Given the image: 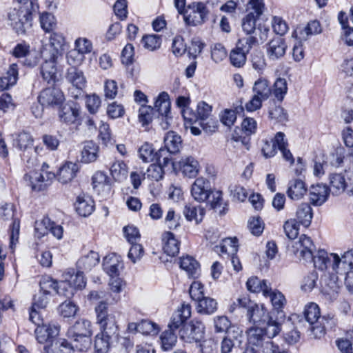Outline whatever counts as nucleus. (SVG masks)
Here are the masks:
<instances>
[{"label": "nucleus", "mask_w": 353, "mask_h": 353, "mask_svg": "<svg viewBox=\"0 0 353 353\" xmlns=\"http://www.w3.org/2000/svg\"><path fill=\"white\" fill-rule=\"evenodd\" d=\"M246 286L248 290L251 292H262L263 294L265 295V290H268L270 287V284L268 283L265 280H260L258 277L252 276L248 279Z\"/></svg>", "instance_id": "nucleus-48"}, {"label": "nucleus", "mask_w": 353, "mask_h": 353, "mask_svg": "<svg viewBox=\"0 0 353 353\" xmlns=\"http://www.w3.org/2000/svg\"><path fill=\"white\" fill-rule=\"evenodd\" d=\"M79 171V165L70 161L65 162L59 170L57 174L58 181L63 183L70 182L77 175Z\"/></svg>", "instance_id": "nucleus-24"}, {"label": "nucleus", "mask_w": 353, "mask_h": 353, "mask_svg": "<svg viewBox=\"0 0 353 353\" xmlns=\"http://www.w3.org/2000/svg\"><path fill=\"white\" fill-rule=\"evenodd\" d=\"M99 255L97 252L90 251L87 255L82 256L77 262L79 268L85 271L90 270L93 267L98 265Z\"/></svg>", "instance_id": "nucleus-43"}, {"label": "nucleus", "mask_w": 353, "mask_h": 353, "mask_svg": "<svg viewBox=\"0 0 353 353\" xmlns=\"http://www.w3.org/2000/svg\"><path fill=\"white\" fill-rule=\"evenodd\" d=\"M64 99L63 93L57 88L44 89L38 97V101L42 107L58 106Z\"/></svg>", "instance_id": "nucleus-10"}, {"label": "nucleus", "mask_w": 353, "mask_h": 353, "mask_svg": "<svg viewBox=\"0 0 353 353\" xmlns=\"http://www.w3.org/2000/svg\"><path fill=\"white\" fill-rule=\"evenodd\" d=\"M247 316L250 322L261 324L265 323L271 316L263 306H259L252 302L247 311Z\"/></svg>", "instance_id": "nucleus-22"}, {"label": "nucleus", "mask_w": 353, "mask_h": 353, "mask_svg": "<svg viewBox=\"0 0 353 353\" xmlns=\"http://www.w3.org/2000/svg\"><path fill=\"white\" fill-rule=\"evenodd\" d=\"M92 185L94 189L99 187H106L108 190L110 189V179L106 173L102 171L96 172L92 178Z\"/></svg>", "instance_id": "nucleus-61"}, {"label": "nucleus", "mask_w": 353, "mask_h": 353, "mask_svg": "<svg viewBox=\"0 0 353 353\" xmlns=\"http://www.w3.org/2000/svg\"><path fill=\"white\" fill-rule=\"evenodd\" d=\"M285 134L281 132L276 134V142L277 143L278 149L282 153L283 157L291 163H294V158L290 151L287 148L288 142L285 140Z\"/></svg>", "instance_id": "nucleus-54"}, {"label": "nucleus", "mask_w": 353, "mask_h": 353, "mask_svg": "<svg viewBox=\"0 0 353 353\" xmlns=\"http://www.w3.org/2000/svg\"><path fill=\"white\" fill-rule=\"evenodd\" d=\"M161 347L163 350L168 351L173 348L177 341V336L174 332L168 329L160 336Z\"/></svg>", "instance_id": "nucleus-53"}, {"label": "nucleus", "mask_w": 353, "mask_h": 353, "mask_svg": "<svg viewBox=\"0 0 353 353\" xmlns=\"http://www.w3.org/2000/svg\"><path fill=\"white\" fill-rule=\"evenodd\" d=\"M18 79V66L16 63L10 65L6 73L0 77L1 89L6 90L16 84Z\"/></svg>", "instance_id": "nucleus-38"}, {"label": "nucleus", "mask_w": 353, "mask_h": 353, "mask_svg": "<svg viewBox=\"0 0 353 353\" xmlns=\"http://www.w3.org/2000/svg\"><path fill=\"white\" fill-rule=\"evenodd\" d=\"M160 331L159 325L148 320H141L139 322V333L143 335H157Z\"/></svg>", "instance_id": "nucleus-60"}, {"label": "nucleus", "mask_w": 353, "mask_h": 353, "mask_svg": "<svg viewBox=\"0 0 353 353\" xmlns=\"http://www.w3.org/2000/svg\"><path fill=\"white\" fill-rule=\"evenodd\" d=\"M264 296L270 298L274 310L280 315V318H284L285 314L282 310L287 303L285 296L277 290H273L271 286L265 290Z\"/></svg>", "instance_id": "nucleus-19"}, {"label": "nucleus", "mask_w": 353, "mask_h": 353, "mask_svg": "<svg viewBox=\"0 0 353 353\" xmlns=\"http://www.w3.org/2000/svg\"><path fill=\"white\" fill-rule=\"evenodd\" d=\"M163 249L168 255L174 256L179 252L180 242L171 232H165L162 235Z\"/></svg>", "instance_id": "nucleus-26"}, {"label": "nucleus", "mask_w": 353, "mask_h": 353, "mask_svg": "<svg viewBox=\"0 0 353 353\" xmlns=\"http://www.w3.org/2000/svg\"><path fill=\"white\" fill-rule=\"evenodd\" d=\"M63 281H66L68 284L65 289V292L68 294L67 297L73 294L74 289L81 290L85 288L86 284L82 272H77L76 274L70 275L66 274Z\"/></svg>", "instance_id": "nucleus-23"}, {"label": "nucleus", "mask_w": 353, "mask_h": 353, "mask_svg": "<svg viewBox=\"0 0 353 353\" xmlns=\"http://www.w3.org/2000/svg\"><path fill=\"white\" fill-rule=\"evenodd\" d=\"M36 54L35 52L30 50L29 44L26 42L17 44L12 51V54L14 57L25 58L24 64L30 67L36 65L39 61Z\"/></svg>", "instance_id": "nucleus-12"}, {"label": "nucleus", "mask_w": 353, "mask_h": 353, "mask_svg": "<svg viewBox=\"0 0 353 353\" xmlns=\"http://www.w3.org/2000/svg\"><path fill=\"white\" fill-rule=\"evenodd\" d=\"M103 267L105 272L110 276L115 277L119 275V270L122 268L123 265L120 262L118 256L109 255L104 258Z\"/></svg>", "instance_id": "nucleus-36"}, {"label": "nucleus", "mask_w": 353, "mask_h": 353, "mask_svg": "<svg viewBox=\"0 0 353 353\" xmlns=\"http://www.w3.org/2000/svg\"><path fill=\"white\" fill-rule=\"evenodd\" d=\"M181 216L176 214L175 211L170 208L167 212L165 217V224L170 230H175L181 225Z\"/></svg>", "instance_id": "nucleus-63"}, {"label": "nucleus", "mask_w": 353, "mask_h": 353, "mask_svg": "<svg viewBox=\"0 0 353 353\" xmlns=\"http://www.w3.org/2000/svg\"><path fill=\"white\" fill-rule=\"evenodd\" d=\"M97 316V323L99 325L101 333L107 336L115 334L118 330V326L115 316L112 313H108V304L101 301L95 308Z\"/></svg>", "instance_id": "nucleus-4"}, {"label": "nucleus", "mask_w": 353, "mask_h": 353, "mask_svg": "<svg viewBox=\"0 0 353 353\" xmlns=\"http://www.w3.org/2000/svg\"><path fill=\"white\" fill-rule=\"evenodd\" d=\"M205 326L199 321H191L179 331L181 340L186 343H199L204 338Z\"/></svg>", "instance_id": "nucleus-7"}, {"label": "nucleus", "mask_w": 353, "mask_h": 353, "mask_svg": "<svg viewBox=\"0 0 353 353\" xmlns=\"http://www.w3.org/2000/svg\"><path fill=\"white\" fill-rule=\"evenodd\" d=\"M209 181L203 177L197 178L192 185L191 194L199 202L205 201L210 195Z\"/></svg>", "instance_id": "nucleus-14"}, {"label": "nucleus", "mask_w": 353, "mask_h": 353, "mask_svg": "<svg viewBox=\"0 0 353 353\" xmlns=\"http://www.w3.org/2000/svg\"><path fill=\"white\" fill-rule=\"evenodd\" d=\"M330 190L323 184L312 185L310 189V200L314 205H321L329 196Z\"/></svg>", "instance_id": "nucleus-21"}, {"label": "nucleus", "mask_w": 353, "mask_h": 353, "mask_svg": "<svg viewBox=\"0 0 353 353\" xmlns=\"http://www.w3.org/2000/svg\"><path fill=\"white\" fill-rule=\"evenodd\" d=\"M39 21L41 28L48 32L52 31L57 24L54 15L47 12H43L40 14Z\"/></svg>", "instance_id": "nucleus-58"}, {"label": "nucleus", "mask_w": 353, "mask_h": 353, "mask_svg": "<svg viewBox=\"0 0 353 353\" xmlns=\"http://www.w3.org/2000/svg\"><path fill=\"white\" fill-rule=\"evenodd\" d=\"M13 145L21 150H28L33 145V138L27 132H21L16 135L13 140Z\"/></svg>", "instance_id": "nucleus-44"}, {"label": "nucleus", "mask_w": 353, "mask_h": 353, "mask_svg": "<svg viewBox=\"0 0 353 353\" xmlns=\"http://www.w3.org/2000/svg\"><path fill=\"white\" fill-rule=\"evenodd\" d=\"M22 158L26 162V166L30 170L24 175V181L34 191L40 192L45 190L56 175L53 172L49 171V165L43 163L39 169L35 168L38 165L37 155L29 157L26 152L23 154Z\"/></svg>", "instance_id": "nucleus-1"}, {"label": "nucleus", "mask_w": 353, "mask_h": 353, "mask_svg": "<svg viewBox=\"0 0 353 353\" xmlns=\"http://www.w3.org/2000/svg\"><path fill=\"white\" fill-rule=\"evenodd\" d=\"M306 321L310 325V330L314 338H321L325 332V321L327 319L321 316L320 309L317 304L310 303L305 307L303 311Z\"/></svg>", "instance_id": "nucleus-3"}, {"label": "nucleus", "mask_w": 353, "mask_h": 353, "mask_svg": "<svg viewBox=\"0 0 353 353\" xmlns=\"http://www.w3.org/2000/svg\"><path fill=\"white\" fill-rule=\"evenodd\" d=\"M165 151L169 154H176L182 147V139L179 134L174 131L168 132L163 139Z\"/></svg>", "instance_id": "nucleus-28"}, {"label": "nucleus", "mask_w": 353, "mask_h": 353, "mask_svg": "<svg viewBox=\"0 0 353 353\" xmlns=\"http://www.w3.org/2000/svg\"><path fill=\"white\" fill-rule=\"evenodd\" d=\"M183 214L187 220L195 221L196 223H199L203 220L205 210L200 205L188 204L185 206Z\"/></svg>", "instance_id": "nucleus-40"}, {"label": "nucleus", "mask_w": 353, "mask_h": 353, "mask_svg": "<svg viewBox=\"0 0 353 353\" xmlns=\"http://www.w3.org/2000/svg\"><path fill=\"white\" fill-rule=\"evenodd\" d=\"M341 288L337 275H325L321 281V292L329 299H335Z\"/></svg>", "instance_id": "nucleus-16"}, {"label": "nucleus", "mask_w": 353, "mask_h": 353, "mask_svg": "<svg viewBox=\"0 0 353 353\" xmlns=\"http://www.w3.org/2000/svg\"><path fill=\"white\" fill-rule=\"evenodd\" d=\"M331 270L334 274L344 276L345 283L349 274L353 273V249L345 252L341 256L331 253Z\"/></svg>", "instance_id": "nucleus-5"}, {"label": "nucleus", "mask_w": 353, "mask_h": 353, "mask_svg": "<svg viewBox=\"0 0 353 353\" xmlns=\"http://www.w3.org/2000/svg\"><path fill=\"white\" fill-rule=\"evenodd\" d=\"M74 207L80 216L85 217L92 213L94 208V201L88 195H79L77 198Z\"/></svg>", "instance_id": "nucleus-25"}, {"label": "nucleus", "mask_w": 353, "mask_h": 353, "mask_svg": "<svg viewBox=\"0 0 353 353\" xmlns=\"http://www.w3.org/2000/svg\"><path fill=\"white\" fill-rule=\"evenodd\" d=\"M10 26L18 34H23L32 26V13L26 8L11 9L8 12Z\"/></svg>", "instance_id": "nucleus-6"}, {"label": "nucleus", "mask_w": 353, "mask_h": 353, "mask_svg": "<svg viewBox=\"0 0 353 353\" xmlns=\"http://www.w3.org/2000/svg\"><path fill=\"white\" fill-rule=\"evenodd\" d=\"M254 94L265 101L267 100L271 94V89L268 80L265 79H258L253 87Z\"/></svg>", "instance_id": "nucleus-46"}, {"label": "nucleus", "mask_w": 353, "mask_h": 353, "mask_svg": "<svg viewBox=\"0 0 353 353\" xmlns=\"http://www.w3.org/2000/svg\"><path fill=\"white\" fill-rule=\"evenodd\" d=\"M208 11L203 3L192 2L185 10L184 20L190 26H196L205 21Z\"/></svg>", "instance_id": "nucleus-8"}, {"label": "nucleus", "mask_w": 353, "mask_h": 353, "mask_svg": "<svg viewBox=\"0 0 353 353\" xmlns=\"http://www.w3.org/2000/svg\"><path fill=\"white\" fill-rule=\"evenodd\" d=\"M246 332L248 336L247 345L263 349V345L267 342L263 341L265 336L264 330L258 327H252Z\"/></svg>", "instance_id": "nucleus-34"}, {"label": "nucleus", "mask_w": 353, "mask_h": 353, "mask_svg": "<svg viewBox=\"0 0 353 353\" xmlns=\"http://www.w3.org/2000/svg\"><path fill=\"white\" fill-rule=\"evenodd\" d=\"M77 310V305L70 301H65L63 302L58 307L59 314L63 318L74 316Z\"/></svg>", "instance_id": "nucleus-57"}, {"label": "nucleus", "mask_w": 353, "mask_h": 353, "mask_svg": "<svg viewBox=\"0 0 353 353\" xmlns=\"http://www.w3.org/2000/svg\"><path fill=\"white\" fill-rule=\"evenodd\" d=\"M214 250L219 254L235 255L238 251V239L236 237L226 238L222 241L220 245L214 247Z\"/></svg>", "instance_id": "nucleus-37"}, {"label": "nucleus", "mask_w": 353, "mask_h": 353, "mask_svg": "<svg viewBox=\"0 0 353 353\" xmlns=\"http://www.w3.org/2000/svg\"><path fill=\"white\" fill-rule=\"evenodd\" d=\"M159 115L170 114V101L167 92H163L159 94L153 108Z\"/></svg>", "instance_id": "nucleus-41"}, {"label": "nucleus", "mask_w": 353, "mask_h": 353, "mask_svg": "<svg viewBox=\"0 0 353 353\" xmlns=\"http://www.w3.org/2000/svg\"><path fill=\"white\" fill-rule=\"evenodd\" d=\"M66 79L74 88L78 89L79 94H81L86 82L83 72L75 67H71L68 70Z\"/></svg>", "instance_id": "nucleus-30"}, {"label": "nucleus", "mask_w": 353, "mask_h": 353, "mask_svg": "<svg viewBox=\"0 0 353 353\" xmlns=\"http://www.w3.org/2000/svg\"><path fill=\"white\" fill-rule=\"evenodd\" d=\"M99 150V147L92 141L85 142L81 150V162L89 163L95 161L98 158Z\"/></svg>", "instance_id": "nucleus-35"}, {"label": "nucleus", "mask_w": 353, "mask_h": 353, "mask_svg": "<svg viewBox=\"0 0 353 353\" xmlns=\"http://www.w3.org/2000/svg\"><path fill=\"white\" fill-rule=\"evenodd\" d=\"M139 157L145 163H149L156 159L157 152H154V149L152 144L144 143L139 149Z\"/></svg>", "instance_id": "nucleus-55"}, {"label": "nucleus", "mask_w": 353, "mask_h": 353, "mask_svg": "<svg viewBox=\"0 0 353 353\" xmlns=\"http://www.w3.org/2000/svg\"><path fill=\"white\" fill-rule=\"evenodd\" d=\"M65 38L61 34L57 32L51 34L49 38V46L52 48L50 56L57 57L63 50Z\"/></svg>", "instance_id": "nucleus-47"}, {"label": "nucleus", "mask_w": 353, "mask_h": 353, "mask_svg": "<svg viewBox=\"0 0 353 353\" xmlns=\"http://www.w3.org/2000/svg\"><path fill=\"white\" fill-rule=\"evenodd\" d=\"M294 248L305 261H311L315 246L309 236L305 234L301 235L299 241L295 243Z\"/></svg>", "instance_id": "nucleus-18"}, {"label": "nucleus", "mask_w": 353, "mask_h": 353, "mask_svg": "<svg viewBox=\"0 0 353 353\" xmlns=\"http://www.w3.org/2000/svg\"><path fill=\"white\" fill-rule=\"evenodd\" d=\"M144 175L150 180L158 181L163 179L164 170L161 165L154 163L148 167Z\"/></svg>", "instance_id": "nucleus-62"}, {"label": "nucleus", "mask_w": 353, "mask_h": 353, "mask_svg": "<svg viewBox=\"0 0 353 353\" xmlns=\"http://www.w3.org/2000/svg\"><path fill=\"white\" fill-rule=\"evenodd\" d=\"M1 209L3 212L0 214V216L3 220L12 219V223L10 226V247L13 250L19 239L20 221L17 217H15V211L12 205L6 204Z\"/></svg>", "instance_id": "nucleus-9"}, {"label": "nucleus", "mask_w": 353, "mask_h": 353, "mask_svg": "<svg viewBox=\"0 0 353 353\" xmlns=\"http://www.w3.org/2000/svg\"><path fill=\"white\" fill-rule=\"evenodd\" d=\"M92 323L85 319H78L67 332V336L74 343V347L81 352L87 351L91 345Z\"/></svg>", "instance_id": "nucleus-2"}, {"label": "nucleus", "mask_w": 353, "mask_h": 353, "mask_svg": "<svg viewBox=\"0 0 353 353\" xmlns=\"http://www.w3.org/2000/svg\"><path fill=\"white\" fill-rule=\"evenodd\" d=\"M60 327L58 325L50 323L48 325L42 324L37 326L35 329V336L39 343L47 342H54V339L59 334Z\"/></svg>", "instance_id": "nucleus-13"}, {"label": "nucleus", "mask_w": 353, "mask_h": 353, "mask_svg": "<svg viewBox=\"0 0 353 353\" xmlns=\"http://www.w3.org/2000/svg\"><path fill=\"white\" fill-rule=\"evenodd\" d=\"M251 62L253 68L258 72H262L266 67V61L263 52L261 50H254L251 54Z\"/></svg>", "instance_id": "nucleus-59"}, {"label": "nucleus", "mask_w": 353, "mask_h": 353, "mask_svg": "<svg viewBox=\"0 0 353 353\" xmlns=\"http://www.w3.org/2000/svg\"><path fill=\"white\" fill-rule=\"evenodd\" d=\"M60 121L68 125L77 122L80 117V108L74 103H68L63 105L59 112Z\"/></svg>", "instance_id": "nucleus-17"}, {"label": "nucleus", "mask_w": 353, "mask_h": 353, "mask_svg": "<svg viewBox=\"0 0 353 353\" xmlns=\"http://www.w3.org/2000/svg\"><path fill=\"white\" fill-rule=\"evenodd\" d=\"M218 309L217 301L211 297L204 296L196 301V312L203 315H211L216 312Z\"/></svg>", "instance_id": "nucleus-31"}, {"label": "nucleus", "mask_w": 353, "mask_h": 353, "mask_svg": "<svg viewBox=\"0 0 353 353\" xmlns=\"http://www.w3.org/2000/svg\"><path fill=\"white\" fill-rule=\"evenodd\" d=\"M330 191L333 194H339L344 192L346 188V182L343 175L341 174H332L330 176Z\"/></svg>", "instance_id": "nucleus-45"}, {"label": "nucleus", "mask_w": 353, "mask_h": 353, "mask_svg": "<svg viewBox=\"0 0 353 353\" xmlns=\"http://www.w3.org/2000/svg\"><path fill=\"white\" fill-rule=\"evenodd\" d=\"M246 54L247 53L236 44L230 54L231 64L236 68L243 66L246 62Z\"/></svg>", "instance_id": "nucleus-51"}, {"label": "nucleus", "mask_w": 353, "mask_h": 353, "mask_svg": "<svg viewBox=\"0 0 353 353\" xmlns=\"http://www.w3.org/2000/svg\"><path fill=\"white\" fill-rule=\"evenodd\" d=\"M248 13H252L256 17H261L265 10L264 0H246L243 3Z\"/></svg>", "instance_id": "nucleus-56"}, {"label": "nucleus", "mask_w": 353, "mask_h": 353, "mask_svg": "<svg viewBox=\"0 0 353 353\" xmlns=\"http://www.w3.org/2000/svg\"><path fill=\"white\" fill-rule=\"evenodd\" d=\"M180 268L186 272L189 277L195 278L199 275V263L190 256H183L179 260Z\"/></svg>", "instance_id": "nucleus-33"}, {"label": "nucleus", "mask_w": 353, "mask_h": 353, "mask_svg": "<svg viewBox=\"0 0 353 353\" xmlns=\"http://www.w3.org/2000/svg\"><path fill=\"white\" fill-rule=\"evenodd\" d=\"M313 217L312 209L309 203H301L296 212V219H294L299 224L304 227H308Z\"/></svg>", "instance_id": "nucleus-32"}, {"label": "nucleus", "mask_w": 353, "mask_h": 353, "mask_svg": "<svg viewBox=\"0 0 353 353\" xmlns=\"http://www.w3.org/2000/svg\"><path fill=\"white\" fill-rule=\"evenodd\" d=\"M307 187L301 179H292L289 181L287 190L288 197L292 200H299L307 192Z\"/></svg>", "instance_id": "nucleus-27"}, {"label": "nucleus", "mask_w": 353, "mask_h": 353, "mask_svg": "<svg viewBox=\"0 0 353 353\" xmlns=\"http://www.w3.org/2000/svg\"><path fill=\"white\" fill-rule=\"evenodd\" d=\"M40 291L44 294H49L50 296L53 293H57L59 295L67 296L68 294L65 292V289L67 288V282L62 281L57 283L49 276L43 277L40 283Z\"/></svg>", "instance_id": "nucleus-11"}, {"label": "nucleus", "mask_w": 353, "mask_h": 353, "mask_svg": "<svg viewBox=\"0 0 353 353\" xmlns=\"http://www.w3.org/2000/svg\"><path fill=\"white\" fill-rule=\"evenodd\" d=\"M110 174L116 181H123L128 176V168L122 161H114L110 168Z\"/></svg>", "instance_id": "nucleus-42"}, {"label": "nucleus", "mask_w": 353, "mask_h": 353, "mask_svg": "<svg viewBox=\"0 0 353 353\" xmlns=\"http://www.w3.org/2000/svg\"><path fill=\"white\" fill-rule=\"evenodd\" d=\"M311 261H313L314 267L320 270L331 269V253L328 254L325 250H319L315 254L312 253Z\"/></svg>", "instance_id": "nucleus-39"}, {"label": "nucleus", "mask_w": 353, "mask_h": 353, "mask_svg": "<svg viewBox=\"0 0 353 353\" xmlns=\"http://www.w3.org/2000/svg\"><path fill=\"white\" fill-rule=\"evenodd\" d=\"M178 165L179 170L188 177H195L199 173V163L193 157H182L179 161Z\"/></svg>", "instance_id": "nucleus-20"}, {"label": "nucleus", "mask_w": 353, "mask_h": 353, "mask_svg": "<svg viewBox=\"0 0 353 353\" xmlns=\"http://www.w3.org/2000/svg\"><path fill=\"white\" fill-rule=\"evenodd\" d=\"M260 17H256L252 13H248L242 20L243 30L247 34H252L256 29V21Z\"/></svg>", "instance_id": "nucleus-64"}, {"label": "nucleus", "mask_w": 353, "mask_h": 353, "mask_svg": "<svg viewBox=\"0 0 353 353\" xmlns=\"http://www.w3.org/2000/svg\"><path fill=\"white\" fill-rule=\"evenodd\" d=\"M105 334L99 333L95 336L94 349L95 353H108L110 349V337Z\"/></svg>", "instance_id": "nucleus-52"}, {"label": "nucleus", "mask_w": 353, "mask_h": 353, "mask_svg": "<svg viewBox=\"0 0 353 353\" xmlns=\"http://www.w3.org/2000/svg\"><path fill=\"white\" fill-rule=\"evenodd\" d=\"M287 48L284 39L281 37H274L268 43L267 55L270 60H278L285 55Z\"/></svg>", "instance_id": "nucleus-15"}, {"label": "nucleus", "mask_w": 353, "mask_h": 353, "mask_svg": "<svg viewBox=\"0 0 353 353\" xmlns=\"http://www.w3.org/2000/svg\"><path fill=\"white\" fill-rule=\"evenodd\" d=\"M322 31L319 21L316 20L308 22L307 26L299 31L300 39L306 40L308 37L321 33Z\"/></svg>", "instance_id": "nucleus-50"}, {"label": "nucleus", "mask_w": 353, "mask_h": 353, "mask_svg": "<svg viewBox=\"0 0 353 353\" xmlns=\"http://www.w3.org/2000/svg\"><path fill=\"white\" fill-rule=\"evenodd\" d=\"M74 348V343L71 344L64 339H56L49 347L50 353H72Z\"/></svg>", "instance_id": "nucleus-49"}, {"label": "nucleus", "mask_w": 353, "mask_h": 353, "mask_svg": "<svg viewBox=\"0 0 353 353\" xmlns=\"http://www.w3.org/2000/svg\"><path fill=\"white\" fill-rule=\"evenodd\" d=\"M57 57L50 56L48 60H46L41 65V74L43 79L48 83L54 82L57 77V68L56 60Z\"/></svg>", "instance_id": "nucleus-29"}]
</instances>
